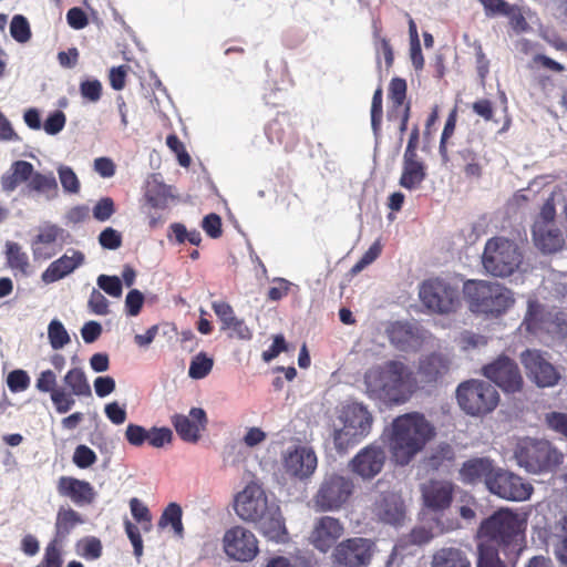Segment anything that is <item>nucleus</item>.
<instances>
[{
    "label": "nucleus",
    "mask_w": 567,
    "mask_h": 567,
    "mask_svg": "<svg viewBox=\"0 0 567 567\" xmlns=\"http://www.w3.org/2000/svg\"><path fill=\"white\" fill-rule=\"evenodd\" d=\"M236 514L245 522L255 524L257 530L268 540L284 543L288 532L280 506L269 502L262 486L250 482L235 499Z\"/></svg>",
    "instance_id": "obj_1"
},
{
    "label": "nucleus",
    "mask_w": 567,
    "mask_h": 567,
    "mask_svg": "<svg viewBox=\"0 0 567 567\" xmlns=\"http://www.w3.org/2000/svg\"><path fill=\"white\" fill-rule=\"evenodd\" d=\"M364 384L370 398L390 405L408 402L417 390L414 371L400 360H389L368 370Z\"/></svg>",
    "instance_id": "obj_2"
},
{
    "label": "nucleus",
    "mask_w": 567,
    "mask_h": 567,
    "mask_svg": "<svg viewBox=\"0 0 567 567\" xmlns=\"http://www.w3.org/2000/svg\"><path fill=\"white\" fill-rule=\"evenodd\" d=\"M434 435V426L422 413L399 415L393 420L389 435L391 460L398 465H408Z\"/></svg>",
    "instance_id": "obj_3"
},
{
    "label": "nucleus",
    "mask_w": 567,
    "mask_h": 567,
    "mask_svg": "<svg viewBox=\"0 0 567 567\" xmlns=\"http://www.w3.org/2000/svg\"><path fill=\"white\" fill-rule=\"evenodd\" d=\"M526 527L527 520L524 516L511 508L502 507L481 522L477 537L504 551L519 550Z\"/></svg>",
    "instance_id": "obj_4"
},
{
    "label": "nucleus",
    "mask_w": 567,
    "mask_h": 567,
    "mask_svg": "<svg viewBox=\"0 0 567 567\" xmlns=\"http://www.w3.org/2000/svg\"><path fill=\"white\" fill-rule=\"evenodd\" d=\"M519 331L527 340L563 341L567 339V311L549 309L537 299H528Z\"/></svg>",
    "instance_id": "obj_5"
},
{
    "label": "nucleus",
    "mask_w": 567,
    "mask_h": 567,
    "mask_svg": "<svg viewBox=\"0 0 567 567\" xmlns=\"http://www.w3.org/2000/svg\"><path fill=\"white\" fill-rule=\"evenodd\" d=\"M463 293L472 312L494 318L505 313L515 302L508 288L485 280H467Z\"/></svg>",
    "instance_id": "obj_6"
},
{
    "label": "nucleus",
    "mask_w": 567,
    "mask_h": 567,
    "mask_svg": "<svg viewBox=\"0 0 567 567\" xmlns=\"http://www.w3.org/2000/svg\"><path fill=\"white\" fill-rule=\"evenodd\" d=\"M514 457L530 474L555 472L564 462V454L549 441L525 437L518 441Z\"/></svg>",
    "instance_id": "obj_7"
},
{
    "label": "nucleus",
    "mask_w": 567,
    "mask_h": 567,
    "mask_svg": "<svg viewBox=\"0 0 567 567\" xmlns=\"http://www.w3.org/2000/svg\"><path fill=\"white\" fill-rule=\"evenodd\" d=\"M4 193H12L20 184L28 183L30 192L43 194L47 199L58 195V183L53 173L42 174L34 171L33 165L27 161H16L0 178Z\"/></svg>",
    "instance_id": "obj_8"
},
{
    "label": "nucleus",
    "mask_w": 567,
    "mask_h": 567,
    "mask_svg": "<svg viewBox=\"0 0 567 567\" xmlns=\"http://www.w3.org/2000/svg\"><path fill=\"white\" fill-rule=\"evenodd\" d=\"M455 395L461 410L471 416H485L492 413L499 403L496 388L477 379L461 382L456 388Z\"/></svg>",
    "instance_id": "obj_9"
},
{
    "label": "nucleus",
    "mask_w": 567,
    "mask_h": 567,
    "mask_svg": "<svg viewBox=\"0 0 567 567\" xmlns=\"http://www.w3.org/2000/svg\"><path fill=\"white\" fill-rule=\"evenodd\" d=\"M522 262L523 254L515 241L505 237H493L486 241L482 264L489 275L508 277L519 268Z\"/></svg>",
    "instance_id": "obj_10"
},
{
    "label": "nucleus",
    "mask_w": 567,
    "mask_h": 567,
    "mask_svg": "<svg viewBox=\"0 0 567 567\" xmlns=\"http://www.w3.org/2000/svg\"><path fill=\"white\" fill-rule=\"evenodd\" d=\"M419 297L427 310L439 315L455 312L461 306L458 288L441 278L424 280L420 286Z\"/></svg>",
    "instance_id": "obj_11"
},
{
    "label": "nucleus",
    "mask_w": 567,
    "mask_h": 567,
    "mask_svg": "<svg viewBox=\"0 0 567 567\" xmlns=\"http://www.w3.org/2000/svg\"><path fill=\"white\" fill-rule=\"evenodd\" d=\"M520 363L530 382L538 388H554L561 373L553 362L548 352L539 349H526L519 354Z\"/></svg>",
    "instance_id": "obj_12"
},
{
    "label": "nucleus",
    "mask_w": 567,
    "mask_h": 567,
    "mask_svg": "<svg viewBox=\"0 0 567 567\" xmlns=\"http://www.w3.org/2000/svg\"><path fill=\"white\" fill-rule=\"evenodd\" d=\"M487 489L499 498L511 502H525L534 493V486L529 482L501 467H497L493 477L488 480Z\"/></svg>",
    "instance_id": "obj_13"
},
{
    "label": "nucleus",
    "mask_w": 567,
    "mask_h": 567,
    "mask_svg": "<svg viewBox=\"0 0 567 567\" xmlns=\"http://www.w3.org/2000/svg\"><path fill=\"white\" fill-rule=\"evenodd\" d=\"M482 374L505 393L519 392L524 386V379L517 363L504 354L485 364L482 368Z\"/></svg>",
    "instance_id": "obj_14"
},
{
    "label": "nucleus",
    "mask_w": 567,
    "mask_h": 567,
    "mask_svg": "<svg viewBox=\"0 0 567 567\" xmlns=\"http://www.w3.org/2000/svg\"><path fill=\"white\" fill-rule=\"evenodd\" d=\"M408 84L402 78L391 79L388 86L389 107L386 120L398 126L400 137L408 130L411 117V102L406 97Z\"/></svg>",
    "instance_id": "obj_15"
},
{
    "label": "nucleus",
    "mask_w": 567,
    "mask_h": 567,
    "mask_svg": "<svg viewBox=\"0 0 567 567\" xmlns=\"http://www.w3.org/2000/svg\"><path fill=\"white\" fill-rule=\"evenodd\" d=\"M420 492L423 511L439 515L451 507L455 484L449 480L432 478L420 486Z\"/></svg>",
    "instance_id": "obj_16"
},
{
    "label": "nucleus",
    "mask_w": 567,
    "mask_h": 567,
    "mask_svg": "<svg viewBox=\"0 0 567 567\" xmlns=\"http://www.w3.org/2000/svg\"><path fill=\"white\" fill-rule=\"evenodd\" d=\"M353 484L340 475L326 477L315 496L316 506L322 511L339 509L352 494Z\"/></svg>",
    "instance_id": "obj_17"
},
{
    "label": "nucleus",
    "mask_w": 567,
    "mask_h": 567,
    "mask_svg": "<svg viewBox=\"0 0 567 567\" xmlns=\"http://www.w3.org/2000/svg\"><path fill=\"white\" fill-rule=\"evenodd\" d=\"M223 542L225 553L238 561H250L259 551L256 536L241 526L228 529Z\"/></svg>",
    "instance_id": "obj_18"
},
{
    "label": "nucleus",
    "mask_w": 567,
    "mask_h": 567,
    "mask_svg": "<svg viewBox=\"0 0 567 567\" xmlns=\"http://www.w3.org/2000/svg\"><path fill=\"white\" fill-rule=\"evenodd\" d=\"M534 535L544 546H551L558 561L567 565V515L553 523L536 524Z\"/></svg>",
    "instance_id": "obj_19"
},
{
    "label": "nucleus",
    "mask_w": 567,
    "mask_h": 567,
    "mask_svg": "<svg viewBox=\"0 0 567 567\" xmlns=\"http://www.w3.org/2000/svg\"><path fill=\"white\" fill-rule=\"evenodd\" d=\"M390 342L401 351H415L420 349L426 338L427 331L416 323L396 321L386 329Z\"/></svg>",
    "instance_id": "obj_20"
},
{
    "label": "nucleus",
    "mask_w": 567,
    "mask_h": 567,
    "mask_svg": "<svg viewBox=\"0 0 567 567\" xmlns=\"http://www.w3.org/2000/svg\"><path fill=\"white\" fill-rule=\"evenodd\" d=\"M35 388L41 393H50L55 411L60 414L69 412L75 404V400L71 398L68 390L58 386L56 374L50 369L40 372L35 381Z\"/></svg>",
    "instance_id": "obj_21"
},
{
    "label": "nucleus",
    "mask_w": 567,
    "mask_h": 567,
    "mask_svg": "<svg viewBox=\"0 0 567 567\" xmlns=\"http://www.w3.org/2000/svg\"><path fill=\"white\" fill-rule=\"evenodd\" d=\"M207 415L202 408H192L188 415L174 414L172 424L179 437L189 443H196L200 439V432L206 429Z\"/></svg>",
    "instance_id": "obj_22"
},
{
    "label": "nucleus",
    "mask_w": 567,
    "mask_h": 567,
    "mask_svg": "<svg viewBox=\"0 0 567 567\" xmlns=\"http://www.w3.org/2000/svg\"><path fill=\"white\" fill-rule=\"evenodd\" d=\"M266 135L271 143L282 145L286 151H292L299 142L296 122L289 113H279L271 120L267 125Z\"/></svg>",
    "instance_id": "obj_23"
},
{
    "label": "nucleus",
    "mask_w": 567,
    "mask_h": 567,
    "mask_svg": "<svg viewBox=\"0 0 567 567\" xmlns=\"http://www.w3.org/2000/svg\"><path fill=\"white\" fill-rule=\"evenodd\" d=\"M318 460L316 453L308 447L297 446L289 450L284 456L286 472L298 478H307L317 468Z\"/></svg>",
    "instance_id": "obj_24"
},
{
    "label": "nucleus",
    "mask_w": 567,
    "mask_h": 567,
    "mask_svg": "<svg viewBox=\"0 0 567 567\" xmlns=\"http://www.w3.org/2000/svg\"><path fill=\"white\" fill-rule=\"evenodd\" d=\"M343 533L344 527L339 519L331 516H322L316 522L310 540L318 550L327 553Z\"/></svg>",
    "instance_id": "obj_25"
},
{
    "label": "nucleus",
    "mask_w": 567,
    "mask_h": 567,
    "mask_svg": "<svg viewBox=\"0 0 567 567\" xmlns=\"http://www.w3.org/2000/svg\"><path fill=\"white\" fill-rule=\"evenodd\" d=\"M56 489L61 496L70 498L78 506L90 505L96 497V492L90 482L72 476H61Z\"/></svg>",
    "instance_id": "obj_26"
},
{
    "label": "nucleus",
    "mask_w": 567,
    "mask_h": 567,
    "mask_svg": "<svg viewBox=\"0 0 567 567\" xmlns=\"http://www.w3.org/2000/svg\"><path fill=\"white\" fill-rule=\"evenodd\" d=\"M451 360L442 352H432L423 355L417 365L421 381L426 384H435L450 371Z\"/></svg>",
    "instance_id": "obj_27"
},
{
    "label": "nucleus",
    "mask_w": 567,
    "mask_h": 567,
    "mask_svg": "<svg viewBox=\"0 0 567 567\" xmlns=\"http://www.w3.org/2000/svg\"><path fill=\"white\" fill-rule=\"evenodd\" d=\"M496 468L493 461L488 457H474L463 463L460 468V480L464 484L475 485L484 481L487 487V482L495 474Z\"/></svg>",
    "instance_id": "obj_28"
},
{
    "label": "nucleus",
    "mask_w": 567,
    "mask_h": 567,
    "mask_svg": "<svg viewBox=\"0 0 567 567\" xmlns=\"http://www.w3.org/2000/svg\"><path fill=\"white\" fill-rule=\"evenodd\" d=\"M83 262L84 254L79 250H73L72 256L64 254L49 265L41 279L44 284H53L73 272Z\"/></svg>",
    "instance_id": "obj_29"
},
{
    "label": "nucleus",
    "mask_w": 567,
    "mask_h": 567,
    "mask_svg": "<svg viewBox=\"0 0 567 567\" xmlns=\"http://www.w3.org/2000/svg\"><path fill=\"white\" fill-rule=\"evenodd\" d=\"M385 453L381 446L371 444L357 454V474L371 478L381 472Z\"/></svg>",
    "instance_id": "obj_30"
},
{
    "label": "nucleus",
    "mask_w": 567,
    "mask_h": 567,
    "mask_svg": "<svg viewBox=\"0 0 567 567\" xmlns=\"http://www.w3.org/2000/svg\"><path fill=\"white\" fill-rule=\"evenodd\" d=\"M532 235L535 246L544 254L559 251L565 245L561 230L556 226H533Z\"/></svg>",
    "instance_id": "obj_31"
},
{
    "label": "nucleus",
    "mask_w": 567,
    "mask_h": 567,
    "mask_svg": "<svg viewBox=\"0 0 567 567\" xmlns=\"http://www.w3.org/2000/svg\"><path fill=\"white\" fill-rule=\"evenodd\" d=\"M425 166L417 159V155H403V169L400 185L406 189L417 188L425 179Z\"/></svg>",
    "instance_id": "obj_32"
},
{
    "label": "nucleus",
    "mask_w": 567,
    "mask_h": 567,
    "mask_svg": "<svg viewBox=\"0 0 567 567\" xmlns=\"http://www.w3.org/2000/svg\"><path fill=\"white\" fill-rule=\"evenodd\" d=\"M83 523V517L73 508L60 507L56 514L53 540L63 544L75 526Z\"/></svg>",
    "instance_id": "obj_33"
},
{
    "label": "nucleus",
    "mask_w": 567,
    "mask_h": 567,
    "mask_svg": "<svg viewBox=\"0 0 567 567\" xmlns=\"http://www.w3.org/2000/svg\"><path fill=\"white\" fill-rule=\"evenodd\" d=\"M354 412L348 406L343 410L339 416V420L343 423L341 429L334 431V447L340 453H347L354 444V424L351 414Z\"/></svg>",
    "instance_id": "obj_34"
},
{
    "label": "nucleus",
    "mask_w": 567,
    "mask_h": 567,
    "mask_svg": "<svg viewBox=\"0 0 567 567\" xmlns=\"http://www.w3.org/2000/svg\"><path fill=\"white\" fill-rule=\"evenodd\" d=\"M431 567H471V561L460 548L443 547L434 553Z\"/></svg>",
    "instance_id": "obj_35"
},
{
    "label": "nucleus",
    "mask_w": 567,
    "mask_h": 567,
    "mask_svg": "<svg viewBox=\"0 0 567 567\" xmlns=\"http://www.w3.org/2000/svg\"><path fill=\"white\" fill-rule=\"evenodd\" d=\"M6 257L7 265L14 276H27L29 274V257L18 243L8 241L6 244Z\"/></svg>",
    "instance_id": "obj_36"
},
{
    "label": "nucleus",
    "mask_w": 567,
    "mask_h": 567,
    "mask_svg": "<svg viewBox=\"0 0 567 567\" xmlns=\"http://www.w3.org/2000/svg\"><path fill=\"white\" fill-rule=\"evenodd\" d=\"M64 384L69 388L68 393L74 396H91L92 391L87 378L81 368L70 369L63 378Z\"/></svg>",
    "instance_id": "obj_37"
},
{
    "label": "nucleus",
    "mask_w": 567,
    "mask_h": 567,
    "mask_svg": "<svg viewBox=\"0 0 567 567\" xmlns=\"http://www.w3.org/2000/svg\"><path fill=\"white\" fill-rule=\"evenodd\" d=\"M379 516L389 524H400L404 518L403 502L395 495L384 496L379 505Z\"/></svg>",
    "instance_id": "obj_38"
},
{
    "label": "nucleus",
    "mask_w": 567,
    "mask_h": 567,
    "mask_svg": "<svg viewBox=\"0 0 567 567\" xmlns=\"http://www.w3.org/2000/svg\"><path fill=\"white\" fill-rule=\"evenodd\" d=\"M183 509L177 503H169L163 511L159 519L158 527L165 528L171 526L175 536L178 538H183L184 536V526L182 522Z\"/></svg>",
    "instance_id": "obj_39"
},
{
    "label": "nucleus",
    "mask_w": 567,
    "mask_h": 567,
    "mask_svg": "<svg viewBox=\"0 0 567 567\" xmlns=\"http://www.w3.org/2000/svg\"><path fill=\"white\" fill-rule=\"evenodd\" d=\"M59 233L60 228L55 225L47 226L40 230L31 244L34 259H49L52 256L51 254H44L42 251L41 245H49L56 241Z\"/></svg>",
    "instance_id": "obj_40"
},
{
    "label": "nucleus",
    "mask_w": 567,
    "mask_h": 567,
    "mask_svg": "<svg viewBox=\"0 0 567 567\" xmlns=\"http://www.w3.org/2000/svg\"><path fill=\"white\" fill-rule=\"evenodd\" d=\"M336 567H354V538L338 544L332 554Z\"/></svg>",
    "instance_id": "obj_41"
},
{
    "label": "nucleus",
    "mask_w": 567,
    "mask_h": 567,
    "mask_svg": "<svg viewBox=\"0 0 567 567\" xmlns=\"http://www.w3.org/2000/svg\"><path fill=\"white\" fill-rule=\"evenodd\" d=\"M499 547L482 542L477 545L478 559L476 567H504L498 555Z\"/></svg>",
    "instance_id": "obj_42"
},
{
    "label": "nucleus",
    "mask_w": 567,
    "mask_h": 567,
    "mask_svg": "<svg viewBox=\"0 0 567 567\" xmlns=\"http://www.w3.org/2000/svg\"><path fill=\"white\" fill-rule=\"evenodd\" d=\"M214 365L212 358L207 357L206 353L200 352L193 358L188 369V375L192 379H203L209 374Z\"/></svg>",
    "instance_id": "obj_43"
},
{
    "label": "nucleus",
    "mask_w": 567,
    "mask_h": 567,
    "mask_svg": "<svg viewBox=\"0 0 567 567\" xmlns=\"http://www.w3.org/2000/svg\"><path fill=\"white\" fill-rule=\"evenodd\" d=\"M383 118V91L379 86L372 96L371 103V126L375 135H379L382 127Z\"/></svg>",
    "instance_id": "obj_44"
},
{
    "label": "nucleus",
    "mask_w": 567,
    "mask_h": 567,
    "mask_svg": "<svg viewBox=\"0 0 567 567\" xmlns=\"http://www.w3.org/2000/svg\"><path fill=\"white\" fill-rule=\"evenodd\" d=\"M62 543L51 540L45 549L41 563L37 567H62Z\"/></svg>",
    "instance_id": "obj_45"
},
{
    "label": "nucleus",
    "mask_w": 567,
    "mask_h": 567,
    "mask_svg": "<svg viewBox=\"0 0 567 567\" xmlns=\"http://www.w3.org/2000/svg\"><path fill=\"white\" fill-rule=\"evenodd\" d=\"M11 37L19 43H25L31 38L29 21L21 14H16L10 23Z\"/></svg>",
    "instance_id": "obj_46"
},
{
    "label": "nucleus",
    "mask_w": 567,
    "mask_h": 567,
    "mask_svg": "<svg viewBox=\"0 0 567 567\" xmlns=\"http://www.w3.org/2000/svg\"><path fill=\"white\" fill-rule=\"evenodd\" d=\"M48 336L50 344L54 350L63 348L70 342V336L64 326L58 321L52 320L48 328Z\"/></svg>",
    "instance_id": "obj_47"
},
{
    "label": "nucleus",
    "mask_w": 567,
    "mask_h": 567,
    "mask_svg": "<svg viewBox=\"0 0 567 567\" xmlns=\"http://www.w3.org/2000/svg\"><path fill=\"white\" fill-rule=\"evenodd\" d=\"M464 165V174L467 178H480L483 175V167L480 163L478 155L472 150H464L461 153Z\"/></svg>",
    "instance_id": "obj_48"
},
{
    "label": "nucleus",
    "mask_w": 567,
    "mask_h": 567,
    "mask_svg": "<svg viewBox=\"0 0 567 567\" xmlns=\"http://www.w3.org/2000/svg\"><path fill=\"white\" fill-rule=\"evenodd\" d=\"M130 508L132 516L140 524H145L143 529L150 532L152 527V515L146 505H144L138 498L133 497L130 501Z\"/></svg>",
    "instance_id": "obj_49"
},
{
    "label": "nucleus",
    "mask_w": 567,
    "mask_h": 567,
    "mask_svg": "<svg viewBox=\"0 0 567 567\" xmlns=\"http://www.w3.org/2000/svg\"><path fill=\"white\" fill-rule=\"evenodd\" d=\"M58 174L64 192L70 194H78L80 192V181L71 167L61 165L58 168Z\"/></svg>",
    "instance_id": "obj_50"
},
{
    "label": "nucleus",
    "mask_w": 567,
    "mask_h": 567,
    "mask_svg": "<svg viewBox=\"0 0 567 567\" xmlns=\"http://www.w3.org/2000/svg\"><path fill=\"white\" fill-rule=\"evenodd\" d=\"M166 145L176 155L181 166L188 167L190 165L192 158L187 153L184 143L176 134H169L166 137Z\"/></svg>",
    "instance_id": "obj_51"
},
{
    "label": "nucleus",
    "mask_w": 567,
    "mask_h": 567,
    "mask_svg": "<svg viewBox=\"0 0 567 567\" xmlns=\"http://www.w3.org/2000/svg\"><path fill=\"white\" fill-rule=\"evenodd\" d=\"M545 424L555 433L567 440V414L563 412H549L545 414Z\"/></svg>",
    "instance_id": "obj_52"
},
{
    "label": "nucleus",
    "mask_w": 567,
    "mask_h": 567,
    "mask_svg": "<svg viewBox=\"0 0 567 567\" xmlns=\"http://www.w3.org/2000/svg\"><path fill=\"white\" fill-rule=\"evenodd\" d=\"M97 461L95 452L89 446L81 444L78 445L73 453V463L79 468H87Z\"/></svg>",
    "instance_id": "obj_53"
},
{
    "label": "nucleus",
    "mask_w": 567,
    "mask_h": 567,
    "mask_svg": "<svg viewBox=\"0 0 567 567\" xmlns=\"http://www.w3.org/2000/svg\"><path fill=\"white\" fill-rule=\"evenodd\" d=\"M147 442L151 446L159 449L165 444H169L173 440V432L168 427L153 426L147 431Z\"/></svg>",
    "instance_id": "obj_54"
},
{
    "label": "nucleus",
    "mask_w": 567,
    "mask_h": 567,
    "mask_svg": "<svg viewBox=\"0 0 567 567\" xmlns=\"http://www.w3.org/2000/svg\"><path fill=\"white\" fill-rule=\"evenodd\" d=\"M7 384L11 392H22L29 388L30 377L24 370H13L8 374Z\"/></svg>",
    "instance_id": "obj_55"
},
{
    "label": "nucleus",
    "mask_w": 567,
    "mask_h": 567,
    "mask_svg": "<svg viewBox=\"0 0 567 567\" xmlns=\"http://www.w3.org/2000/svg\"><path fill=\"white\" fill-rule=\"evenodd\" d=\"M373 416L362 404L357 403V436L365 437L372 427Z\"/></svg>",
    "instance_id": "obj_56"
},
{
    "label": "nucleus",
    "mask_w": 567,
    "mask_h": 567,
    "mask_svg": "<svg viewBox=\"0 0 567 567\" xmlns=\"http://www.w3.org/2000/svg\"><path fill=\"white\" fill-rule=\"evenodd\" d=\"M97 286L111 297L118 298L122 295L123 287L118 277L100 275Z\"/></svg>",
    "instance_id": "obj_57"
},
{
    "label": "nucleus",
    "mask_w": 567,
    "mask_h": 567,
    "mask_svg": "<svg viewBox=\"0 0 567 567\" xmlns=\"http://www.w3.org/2000/svg\"><path fill=\"white\" fill-rule=\"evenodd\" d=\"M375 544L367 538H357V567L367 566L374 553Z\"/></svg>",
    "instance_id": "obj_58"
},
{
    "label": "nucleus",
    "mask_w": 567,
    "mask_h": 567,
    "mask_svg": "<svg viewBox=\"0 0 567 567\" xmlns=\"http://www.w3.org/2000/svg\"><path fill=\"white\" fill-rule=\"evenodd\" d=\"M556 218V207L553 197L548 198L542 206L540 212L533 226H554Z\"/></svg>",
    "instance_id": "obj_59"
},
{
    "label": "nucleus",
    "mask_w": 567,
    "mask_h": 567,
    "mask_svg": "<svg viewBox=\"0 0 567 567\" xmlns=\"http://www.w3.org/2000/svg\"><path fill=\"white\" fill-rule=\"evenodd\" d=\"M225 330H230L229 337L237 338L239 340H250L252 332L249 327L245 323L244 319L235 317L233 320L227 322L226 326L221 327Z\"/></svg>",
    "instance_id": "obj_60"
},
{
    "label": "nucleus",
    "mask_w": 567,
    "mask_h": 567,
    "mask_svg": "<svg viewBox=\"0 0 567 567\" xmlns=\"http://www.w3.org/2000/svg\"><path fill=\"white\" fill-rule=\"evenodd\" d=\"M115 213L114 202L111 197L101 198L93 207V217L99 221H105Z\"/></svg>",
    "instance_id": "obj_61"
},
{
    "label": "nucleus",
    "mask_w": 567,
    "mask_h": 567,
    "mask_svg": "<svg viewBox=\"0 0 567 567\" xmlns=\"http://www.w3.org/2000/svg\"><path fill=\"white\" fill-rule=\"evenodd\" d=\"M87 306L91 312L95 315L105 316L109 313V300L97 289L92 290Z\"/></svg>",
    "instance_id": "obj_62"
},
{
    "label": "nucleus",
    "mask_w": 567,
    "mask_h": 567,
    "mask_svg": "<svg viewBox=\"0 0 567 567\" xmlns=\"http://www.w3.org/2000/svg\"><path fill=\"white\" fill-rule=\"evenodd\" d=\"M99 243L105 249H117L122 245L121 234L112 227H107L99 235Z\"/></svg>",
    "instance_id": "obj_63"
},
{
    "label": "nucleus",
    "mask_w": 567,
    "mask_h": 567,
    "mask_svg": "<svg viewBox=\"0 0 567 567\" xmlns=\"http://www.w3.org/2000/svg\"><path fill=\"white\" fill-rule=\"evenodd\" d=\"M202 227L210 238L217 239L223 235L221 218L215 213L204 217Z\"/></svg>",
    "instance_id": "obj_64"
}]
</instances>
